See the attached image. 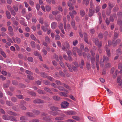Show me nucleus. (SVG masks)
Segmentation results:
<instances>
[{"instance_id": "f257e3e1", "label": "nucleus", "mask_w": 122, "mask_h": 122, "mask_svg": "<svg viewBox=\"0 0 122 122\" xmlns=\"http://www.w3.org/2000/svg\"><path fill=\"white\" fill-rule=\"evenodd\" d=\"M111 46V41H108V46H106L105 47V49H106V53L107 54V55L108 56H110V50L109 49H108V47L110 46Z\"/></svg>"}, {"instance_id": "f03ea898", "label": "nucleus", "mask_w": 122, "mask_h": 122, "mask_svg": "<svg viewBox=\"0 0 122 122\" xmlns=\"http://www.w3.org/2000/svg\"><path fill=\"white\" fill-rule=\"evenodd\" d=\"M69 104L67 102L64 101L61 104V107L63 108H67L68 107Z\"/></svg>"}, {"instance_id": "7ed1b4c3", "label": "nucleus", "mask_w": 122, "mask_h": 122, "mask_svg": "<svg viewBox=\"0 0 122 122\" xmlns=\"http://www.w3.org/2000/svg\"><path fill=\"white\" fill-rule=\"evenodd\" d=\"M33 102L34 103H44V102L42 100L37 99L34 100Z\"/></svg>"}, {"instance_id": "20e7f679", "label": "nucleus", "mask_w": 122, "mask_h": 122, "mask_svg": "<svg viewBox=\"0 0 122 122\" xmlns=\"http://www.w3.org/2000/svg\"><path fill=\"white\" fill-rule=\"evenodd\" d=\"M64 113L66 114L69 115H72L75 114V112L72 111H65L64 112Z\"/></svg>"}, {"instance_id": "39448f33", "label": "nucleus", "mask_w": 122, "mask_h": 122, "mask_svg": "<svg viewBox=\"0 0 122 122\" xmlns=\"http://www.w3.org/2000/svg\"><path fill=\"white\" fill-rule=\"evenodd\" d=\"M117 83H118V85L119 86H121L122 87V80L121 79V77L118 76L117 77Z\"/></svg>"}, {"instance_id": "423d86ee", "label": "nucleus", "mask_w": 122, "mask_h": 122, "mask_svg": "<svg viewBox=\"0 0 122 122\" xmlns=\"http://www.w3.org/2000/svg\"><path fill=\"white\" fill-rule=\"evenodd\" d=\"M71 24L72 27L74 30H77V28L75 26V23L74 20H73V19H72L71 20Z\"/></svg>"}, {"instance_id": "0eeeda50", "label": "nucleus", "mask_w": 122, "mask_h": 122, "mask_svg": "<svg viewBox=\"0 0 122 122\" xmlns=\"http://www.w3.org/2000/svg\"><path fill=\"white\" fill-rule=\"evenodd\" d=\"M57 26V23L55 22H53L51 24V27L52 29H55Z\"/></svg>"}, {"instance_id": "6e6552de", "label": "nucleus", "mask_w": 122, "mask_h": 122, "mask_svg": "<svg viewBox=\"0 0 122 122\" xmlns=\"http://www.w3.org/2000/svg\"><path fill=\"white\" fill-rule=\"evenodd\" d=\"M21 19H22V20H20V23L21 25H23L24 26H27V25L25 23V20L24 19L22 18H21Z\"/></svg>"}, {"instance_id": "1a4fd4ad", "label": "nucleus", "mask_w": 122, "mask_h": 122, "mask_svg": "<svg viewBox=\"0 0 122 122\" xmlns=\"http://www.w3.org/2000/svg\"><path fill=\"white\" fill-rule=\"evenodd\" d=\"M76 12L75 10H73L72 13L70 12L69 13V15L71 16L72 19H73L74 18V15H76Z\"/></svg>"}, {"instance_id": "9d476101", "label": "nucleus", "mask_w": 122, "mask_h": 122, "mask_svg": "<svg viewBox=\"0 0 122 122\" xmlns=\"http://www.w3.org/2000/svg\"><path fill=\"white\" fill-rule=\"evenodd\" d=\"M66 64L69 71L71 72H72L73 71L72 68L71 66V64L66 63Z\"/></svg>"}, {"instance_id": "9b49d317", "label": "nucleus", "mask_w": 122, "mask_h": 122, "mask_svg": "<svg viewBox=\"0 0 122 122\" xmlns=\"http://www.w3.org/2000/svg\"><path fill=\"white\" fill-rule=\"evenodd\" d=\"M26 116H28L30 117H35L34 114L32 113L29 112L26 113Z\"/></svg>"}, {"instance_id": "f8f14e48", "label": "nucleus", "mask_w": 122, "mask_h": 122, "mask_svg": "<svg viewBox=\"0 0 122 122\" xmlns=\"http://www.w3.org/2000/svg\"><path fill=\"white\" fill-rule=\"evenodd\" d=\"M3 119L5 120H10V116L6 115H4L3 116Z\"/></svg>"}, {"instance_id": "ddd939ff", "label": "nucleus", "mask_w": 122, "mask_h": 122, "mask_svg": "<svg viewBox=\"0 0 122 122\" xmlns=\"http://www.w3.org/2000/svg\"><path fill=\"white\" fill-rule=\"evenodd\" d=\"M90 0H83L82 4H85L86 6H87Z\"/></svg>"}, {"instance_id": "4468645a", "label": "nucleus", "mask_w": 122, "mask_h": 122, "mask_svg": "<svg viewBox=\"0 0 122 122\" xmlns=\"http://www.w3.org/2000/svg\"><path fill=\"white\" fill-rule=\"evenodd\" d=\"M0 53L4 57H6L7 56L6 54L1 48H0Z\"/></svg>"}, {"instance_id": "2eb2a0df", "label": "nucleus", "mask_w": 122, "mask_h": 122, "mask_svg": "<svg viewBox=\"0 0 122 122\" xmlns=\"http://www.w3.org/2000/svg\"><path fill=\"white\" fill-rule=\"evenodd\" d=\"M32 112L33 113H35V114L37 115H39L40 113V112L39 111L37 110L34 109L33 110Z\"/></svg>"}, {"instance_id": "dca6fc26", "label": "nucleus", "mask_w": 122, "mask_h": 122, "mask_svg": "<svg viewBox=\"0 0 122 122\" xmlns=\"http://www.w3.org/2000/svg\"><path fill=\"white\" fill-rule=\"evenodd\" d=\"M50 109L53 111H58V108L57 107H50ZM58 111H60L58 110Z\"/></svg>"}, {"instance_id": "f3484780", "label": "nucleus", "mask_w": 122, "mask_h": 122, "mask_svg": "<svg viewBox=\"0 0 122 122\" xmlns=\"http://www.w3.org/2000/svg\"><path fill=\"white\" fill-rule=\"evenodd\" d=\"M6 15L8 19H10L11 18V15L10 12L7 10L6 11Z\"/></svg>"}, {"instance_id": "a211bd4d", "label": "nucleus", "mask_w": 122, "mask_h": 122, "mask_svg": "<svg viewBox=\"0 0 122 122\" xmlns=\"http://www.w3.org/2000/svg\"><path fill=\"white\" fill-rule=\"evenodd\" d=\"M43 120L46 121V122H47L48 121L50 120V118L48 117H45L43 118Z\"/></svg>"}, {"instance_id": "6ab92c4d", "label": "nucleus", "mask_w": 122, "mask_h": 122, "mask_svg": "<svg viewBox=\"0 0 122 122\" xmlns=\"http://www.w3.org/2000/svg\"><path fill=\"white\" fill-rule=\"evenodd\" d=\"M44 90L46 92H48L52 94V93L51 92V90L48 88L45 87L44 88Z\"/></svg>"}, {"instance_id": "aec40b11", "label": "nucleus", "mask_w": 122, "mask_h": 122, "mask_svg": "<svg viewBox=\"0 0 122 122\" xmlns=\"http://www.w3.org/2000/svg\"><path fill=\"white\" fill-rule=\"evenodd\" d=\"M32 14L31 13H29L26 16V18L27 20H29L30 18L32 16Z\"/></svg>"}, {"instance_id": "412c9836", "label": "nucleus", "mask_w": 122, "mask_h": 122, "mask_svg": "<svg viewBox=\"0 0 122 122\" xmlns=\"http://www.w3.org/2000/svg\"><path fill=\"white\" fill-rule=\"evenodd\" d=\"M118 72H119V71L118 70H117L115 72V73L114 74H113V75L112 77H113V78L115 79L116 78L117 76V73H118Z\"/></svg>"}, {"instance_id": "4be33fe9", "label": "nucleus", "mask_w": 122, "mask_h": 122, "mask_svg": "<svg viewBox=\"0 0 122 122\" xmlns=\"http://www.w3.org/2000/svg\"><path fill=\"white\" fill-rule=\"evenodd\" d=\"M93 41L94 42L96 45H98L99 43V41L97 39L95 38H93Z\"/></svg>"}, {"instance_id": "5701e85b", "label": "nucleus", "mask_w": 122, "mask_h": 122, "mask_svg": "<svg viewBox=\"0 0 122 122\" xmlns=\"http://www.w3.org/2000/svg\"><path fill=\"white\" fill-rule=\"evenodd\" d=\"M52 98L54 100L56 101L59 100L60 99V98L59 97L56 96H53Z\"/></svg>"}, {"instance_id": "b1692460", "label": "nucleus", "mask_w": 122, "mask_h": 122, "mask_svg": "<svg viewBox=\"0 0 122 122\" xmlns=\"http://www.w3.org/2000/svg\"><path fill=\"white\" fill-rule=\"evenodd\" d=\"M58 88L59 90L61 91H66V92H68V91H66L63 87L61 86H59L58 87Z\"/></svg>"}, {"instance_id": "393cba45", "label": "nucleus", "mask_w": 122, "mask_h": 122, "mask_svg": "<svg viewBox=\"0 0 122 122\" xmlns=\"http://www.w3.org/2000/svg\"><path fill=\"white\" fill-rule=\"evenodd\" d=\"M114 40H113V41H112V43H114V44H116L117 43H120L121 41V40L120 39H119L116 40V42L115 43L114 42Z\"/></svg>"}, {"instance_id": "a878e982", "label": "nucleus", "mask_w": 122, "mask_h": 122, "mask_svg": "<svg viewBox=\"0 0 122 122\" xmlns=\"http://www.w3.org/2000/svg\"><path fill=\"white\" fill-rule=\"evenodd\" d=\"M46 41L47 43H50V39L47 36H46L45 38Z\"/></svg>"}, {"instance_id": "bb28decb", "label": "nucleus", "mask_w": 122, "mask_h": 122, "mask_svg": "<svg viewBox=\"0 0 122 122\" xmlns=\"http://www.w3.org/2000/svg\"><path fill=\"white\" fill-rule=\"evenodd\" d=\"M88 119L90 121L93 122H96V119L95 118L92 117H88Z\"/></svg>"}, {"instance_id": "cd10ccee", "label": "nucleus", "mask_w": 122, "mask_h": 122, "mask_svg": "<svg viewBox=\"0 0 122 122\" xmlns=\"http://www.w3.org/2000/svg\"><path fill=\"white\" fill-rule=\"evenodd\" d=\"M7 113L10 115H13L14 116H16L17 114L14 112H12L11 111H8L7 112Z\"/></svg>"}, {"instance_id": "c85d7f7f", "label": "nucleus", "mask_w": 122, "mask_h": 122, "mask_svg": "<svg viewBox=\"0 0 122 122\" xmlns=\"http://www.w3.org/2000/svg\"><path fill=\"white\" fill-rule=\"evenodd\" d=\"M104 64V61L102 60V59L100 60V65L101 67H103Z\"/></svg>"}, {"instance_id": "c756f323", "label": "nucleus", "mask_w": 122, "mask_h": 122, "mask_svg": "<svg viewBox=\"0 0 122 122\" xmlns=\"http://www.w3.org/2000/svg\"><path fill=\"white\" fill-rule=\"evenodd\" d=\"M63 20L64 21V29L65 30H66V17H64V18L63 19Z\"/></svg>"}, {"instance_id": "7c9ffc66", "label": "nucleus", "mask_w": 122, "mask_h": 122, "mask_svg": "<svg viewBox=\"0 0 122 122\" xmlns=\"http://www.w3.org/2000/svg\"><path fill=\"white\" fill-rule=\"evenodd\" d=\"M116 53L118 55H120L122 53V51L120 49H118L116 51Z\"/></svg>"}, {"instance_id": "2f4dec72", "label": "nucleus", "mask_w": 122, "mask_h": 122, "mask_svg": "<svg viewBox=\"0 0 122 122\" xmlns=\"http://www.w3.org/2000/svg\"><path fill=\"white\" fill-rule=\"evenodd\" d=\"M41 28L44 32H46L48 30L47 28L45 27L44 26L42 25L41 27Z\"/></svg>"}, {"instance_id": "473e14b6", "label": "nucleus", "mask_w": 122, "mask_h": 122, "mask_svg": "<svg viewBox=\"0 0 122 122\" xmlns=\"http://www.w3.org/2000/svg\"><path fill=\"white\" fill-rule=\"evenodd\" d=\"M109 59L108 58L105 56H103V59L102 60H103L104 61H108Z\"/></svg>"}, {"instance_id": "72a5a7b5", "label": "nucleus", "mask_w": 122, "mask_h": 122, "mask_svg": "<svg viewBox=\"0 0 122 122\" xmlns=\"http://www.w3.org/2000/svg\"><path fill=\"white\" fill-rule=\"evenodd\" d=\"M7 105L9 106H11L12 105V103L11 102L9 101H7L6 102Z\"/></svg>"}, {"instance_id": "f704fd0d", "label": "nucleus", "mask_w": 122, "mask_h": 122, "mask_svg": "<svg viewBox=\"0 0 122 122\" xmlns=\"http://www.w3.org/2000/svg\"><path fill=\"white\" fill-rule=\"evenodd\" d=\"M30 44L31 46L33 48H35L36 47V43L34 41H31L30 42Z\"/></svg>"}, {"instance_id": "c9c22d12", "label": "nucleus", "mask_w": 122, "mask_h": 122, "mask_svg": "<svg viewBox=\"0 0 122 122\" xmlns=\"http://www.w3.org/2000/svg\"><path fill=\"white\" fill-rule=\"evenodd\" d=\"M85 14V13L84 10H81L80 11V15L82 16H84Z\"/></svg>"}, {"instance_id": "e433bc0d", "label": "nucleus", "mask_w": 122, "mask_h": 122, "mask_svg": "<svg viewBox=\"0 0 122 122\" xmlns=\"http://www.w3.org/2000/svg\"><path fill=\"white\" fill-rule=\"evenodd\" d=\"M91 61L92 64H94L95 61V58L94 57H91Z\"/></svg>"}, {"instance_id": "4c0bfd02", "label": "nucleus", "mask_w": 122, "mask_h": 122, "mask_svg": "<svg viewBox=\"0 0 122 122\" xmlns=\"http://www.w3.org/2000/svg\"><path fill=\"white\" fill-rule=\"evenodd\" d=\"M46 10L47 11H49L51 9V7L49 5H47L45 7Z\"/></svg>"}, {"instance_id": "58836bf2", "label": "nucleus", "mask_w": 122, "mask_h": 122, "mask_svg": "<svg viewBox=\"0 0 122 122\" xmlns=\"http://www.w3.org/2000/svg\"><path fill=\"white\" fill-rule=\"evenodd\" d=\"M96 62H99V56L98 54H97L96 56Z\"/></svg>"}, {"instance_id": "ea45409f", "label": "nucleus", "mask_w": 122, "mask_h": 122, "mask_svg": "<svg viewBox=\"0 0 122 122\" xmlns=\"http://www.w3.org/2000/svg\"><path fill=\"white\" fill-rule=\"evenodd\" d=\"M117 24L118 25L121 26L122 25V21L121 20L119 19L117 21Z\"/></svg>"}, {"instance_id": "a19ab883", "label": "nucleus", "mask_w": 122, "mask_h": 122, "mask_svg": "<svg viewBox=\"0 0 122 122\" xmlns=\"http://www.w3.org/2000/svg\"><path fill=\"white\" fill-rule=\"evenodd\" d=\"M8 30L10 32H12L13 31V29L11 26H9L8 27Z\"/></svg>"}, {"instance_id": "79ce46f5", "label": "nucleus", "mask_w": 122, "mask_h": 122, "mask_svg": "<svg viewBox=\"0 0 122 122\" xmlns=\"http://www.w3.org/2000/svg\"><path fill=\"white\" fill-rule=\"evenodd\" d=\"M44 83L46 85H49L50 83L48 81L46 80H44L43 81Z\"/></svg>"}, {"instance_id": "37998d69", "label": "nucleus", "mask_w": 122, "mask_h": 122, "mask_svg": "<svg viewBox=\"0 0 122 122\" xmlns=\"http://www.w3.org/2000/svg\"><path fill=\"white\" fill-rule=\"evenodd\" d=\"M58 27L60 30H62L63 29V25L62 23H61L58 26Z\"/></svg>"}, {"instance_id": "c03bdc74", "label": "nucleus", "mask_w": 122, "mask_h": 122, "mask_svg": "<svg viewBox=\"0 0 122 122\" xmlns=\"http://www.w3.org/2000/svg\"><path fill=\"white\" fill-rule=\"evenodd\" d=\"M79 50L76 47H74L73 48L72 51L73 52H76L78 51Z\"/></svg>"}, {"instance_id": "a18cd8bd", "label": "nucleus", "mask_w": 122, "mask_h": 122, "mask_svg": "<svg viewBox=\"0 0 122 122\" xmlns=\"http://www.w3.org/2000/svg\"><path fill=\"white\" fill-rule=\"evenodd\" d=\"M118 35L119 34L118 33H115L114 35V39H115L117 38L118 37Z\"/></svg>"}, {"instance_id": "49530a36", "label": "nucleus", "mask_w": 122, "mask_h": 122, "mask_svg": "<svg viewBox=\"0 0 122 122\" xmlns=\"http://www.w3.org/2000/svg\"><path fill=\"white\" fill-rule=\"evenodd\" d=\"M60 95L61 96L65 97H67L66 93L64 92H61L59 93Z\"/></svg>"}, {"instance_id": "de8ad7c7", "label": "nucleus", "mask_w": 122, "mask_h": 122, "mask_svg": "<svg viewBox=\"0 0 122 122\" xmlns=\"http://www.w3.org/2000/svg\"><path fill=\"white\" fill-rule=\"evenodd\" d=\"M15 40L16 42L18 43H20L21 41L20 39L18 37H16L15 38Z\"/></svg>"}, {"instance_id": "09e8293b", "label": "nucleus", "mask_w": 122, "mask_h": 122, "mask_svg": "<svg viewBox=\"0 0 122 122\" xmlns=\"http://www.w3.org/2000/svg\"><path fill=\"white\" fill-rule=\"evenodd\" d=\"M72 118L76 121L79 120L80 119V118L77 116H72Z\"/></svg>"}, {"instance_id": "8fccbe9b", "label": "nucleus", "mask_w": 122, "mask_h": 122, "mask_svg": "<svg viewBox=\"0 0 122 122\" xmlns=\"http://www.w3.org/2000/svg\"><path fill=\"white\" fill-rule=\"evenodd\" d=\"M111 66V64L110 63H108L105 65V67L106 68H107L110 67Z\"/></svg>"}, {"instance_id": "3c124183", "label": "nucleus", "mask_w": 122, "mask_h": 122, "mask_svg": "<svg viewBox=\"0 0 122 122\" xmlns=\"http://www.w3.org/2000/svg\"><path fill=\"white\" fill-rule=\"evenodd\" d=\"M55 38L56 40H59L60 39V37L59 35H56L55 36Z\"/></svg>"}, {"instance_id": "603ef678", "label": "nucleus", "mask_w": 122, "mask_h": 122, "mask_svg": "<svg viewBox=\"0 0 122 122\" xmlns=\"http://www.w3.org/2000/svg\"><path fill=\"white\" fill-rule=\"evenodd\" d=\"M10 12L11 14L12 15L14 16H15V15L16 13L13 9H12Z\"/></svg>"}, {"instance_id": "864d4df0", "label": "nucleus", "mask_w": 122, "mask_h": 122, "mask_svg": "<svg viewBox=\"0 0 122 122\" xmlns=\"http://www.w3.org/2000/svg\"><path fill=\"white\" fill-rule=\"evenodd\" d=\"M12 121H16L15 118L12 116H10V120Z\"/></svg>"}, {"instance_id": "5fc2aeb1", "label": "nucleus", "mask_w": 122, "mask_h": 122, "mask_svg": "<svg viewBox=\"0 0 122 122\" xmlns=\"http://www.w3.org/2000/svg\"><path fill=\"white\" fill-rule=\"evenodd\" d=\"M108 5L109 8L110 9H112L113 7V4L111 3H109Z\"/></svg>"}, {"instance_id": "6e6d98bb", "label": "nucleus", "mask_w": 122, "mask_h": 122, "mask_svg": "<svg viewBox=\"0 0 122 122\" xmlns=\"http://www.w3.org/2000/svg\"><path fill=\"white\" fill-rule=\"evenodd\" d=\"M39 120L37 119H33L29 121V122H39Z\"/></svg>"}, {"instance_id": "4d7b16f0", "label": "nucleus", "mask_w": 122, "mask_h": 122, "mask_svg": "<svg viewBox=\"0 0 122 122\" xmlns=\"http://www.w3.org/2000/svg\"><path fill=\"white\" fill-rule=\"evenodd\" d=\"M6 44L5 45V46L6 48H8L9 47L8 46H10L11 45V43L9 42H7L6 43Z\"/></svg>"}, {"instance_id": "13d9d810", "label": "nucleus", "mask_w": 122, "mask_h": 122, "mask_svg": "<svg viewBox=\"0 0 122 122\" xmlns=\"http://www.w3.org/2000/svg\"><path fill=\"white\" fill-rule=\"evenodd\" d=\"M55 119L56 120H62L64 119V118L62 117H56L55 118Z\"/></svg>"}, {"instance_id": "bf43d9fd", "label": "nucleus", "mask_w": 122, "mask_h": 122, "mask_svg": "<svg viewBox=\"0 0 122 122\" xmlns=\"http://www.w3.org/2000/svg\"><path fill=\"white\" fill-rule=\"evenodd\" d=\"M37 91L38 92L39 94H45L44 91L42 90H38Z\"/></svg>"}, {"instance_id": "052dcab7", "label": "nucleus", "mask_w": 122, "mask_h": 122, "mask_svg": "<svg viewBox=\"0 0 122 122\" xmlns=\"http://www.w3.org/2000/svg\"><path fill=\"white\" fill-rule=\"evenodd\" d=\"M11 100L13 102H15L17 101V99L16 98L14 97H12Z\"/></svg>"}, {"instance_id": "680f3d73", "label": "nucleus", "mask_w": 122, "mask_h": 122, "mask_svg": "<svg viewBox=\"0 0 122 122\" xmlns=\"http://www.w3.org/2000/svg\"><path fill=\"white\" fill-rule=\"evenodd\" d=\"M100 8L99 6H97L96 8V13H97L100 10Z\"/></svg>"}, {"instance_id": "e2e57ef3", "label": "nucleus", "mask_w": 122, "mask_h": 122, "mask_svg": "<svg viewBox=\"0 0 122 122\" xmlns=\"http://www.w3.org/2000/svg\"><path fill=\"white\" fill-rule=\"evenodd\" d=\"M48 79L50 81H54L55 80L51 76H48L47 77Z\"/></svg>"}, {"instance_id": "0e129e2a", "label": "nucleus", "mask_w": 122, "mask_h": 122, "mask_svg": "<svg viewBox=\"0 0 122 122\" xmlns=\"http://www.w3.org/2000/svg\"><path fill=\"white\" fill-rule=\"evenodd\" d=\"M39 22L41 24H43V18H41L39 19Z\"/></svg>"}, {"instance_id": "69168bd1", "label": "nucleus", "mask_w": 122, "mask_h": 122, "mask_svg": "<svg viewBox=\"0 0 122 122\" xmlns=\"http://www.w3.org/2000/svg\"><path fill=\"white\" fill-rule=\"evenodd\" d=\"M86 67L87 69L89 70L91 68L90 64L89 63H87L86 64Z\"/></svg>"}, {"instance_id": "338daca9", "label": "nucleus", "mask_w": 122, "mask_h": 122, "mask_svg": "<svg viewBox=\"0 0 122 122\" xmlns=\"http://www.w3.org/2000/svg\"><path fill=\"white\" fill-rule=\"evenodd\" d=\"M117 15L119 17L121 18L122 17V12H119L118 13Z\"/></svg>"}, {"instance_id": "774afa93", "label": "nucleus", "mask_w": 122, "mask_h": 122, "mask_svg": "<svg viewBox=\"0 0 122 122\" xmlns=\"http://www.w3.org/2000/svg\"><path fill=\"white\" fill-rule=\"evenodd\" d=\"M13 8L15 12H17L18 10V7L16 5H14L13 6Z\"/></svg>"}]
</instances>
